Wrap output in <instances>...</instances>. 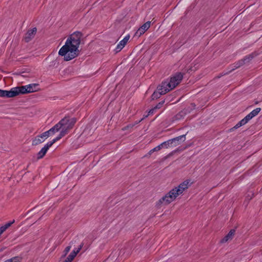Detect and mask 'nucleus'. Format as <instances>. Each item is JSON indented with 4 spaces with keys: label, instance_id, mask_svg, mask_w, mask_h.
<instances>
[{
    "label": "nucleus",
    "instance_id": "obj_18",
    "mask_svg": "<svg viewBox=\"0 0 262 262\" xmlns=\"http://www.w3.org/2000/svg\"><path fill=\"white\" fill-rule=\"evenodd\" d=\"M76 255L75 252H72L63 262H72Z\"/></svg>",
    "mask_w": 262,
    "mask_h": 262
},
{
    "label": "nucleus",
    "instance_id": "obj_29",
    "mask_svg": "<svg viewBox=\"0 0 262 262\" xmlns=\"http://www.w3.org/2000/svg\"><path fill=\"white\" fill-rule=\"evenodd\" d=\"M71 248V246H68L64 250V255H63V256H65L70 251V249Z\"/></svg>",
    "mask_w": 262,
    "mask_h": 262
},
{
    "label": "nucleus",
    "instance_id": "obj_19",
    "mask_svg": "<svg viewBox=\"0 0 262 262\" xmlns=\"http://www.w3.org/2000/svg\"><path fill=\"white\" fill-rule=\"evenodd\" d=\"M76 255L75 252H72L63 262H72Z\"/></svg>",
    "mask_w": 262,
    "mask_h": 262
},
{
    "label": "nucleus",
    "instance_id": "obj_8",
    "mask_svg": "<svg viewBox=\"0 0 262 262\" xmlns=\"http://www.w3.org/2000/svg\"><path fill=\"white\" fill-rule=\"evenodd\" d=\"M185 135H182L176 138H173L170 140H168L166 141H165L161 143V146L163 147L167 148L168 147H172V144H173V142L175 141H182V142L185 140Z\"/></svg>",
    "mask_w": 262,
    "mask_h": 262
},
{
    "label": "nucleus",
    "instance_id": "obj_1",
    "mask_svg": "<svg viewBox=\"0 0 262 262\" xmlns=\"http://www.w3.org/2000/svg\"><path fill=\"white\" fill-rule=\"evenodd\" d=\"M81 36L80 32H76L68 37L65 44L58 52V54L63 56L64 60L69 61L78 56Z\"/></svg>",
    "mask_w": 262,
    "mask_h": 262
},
{
    "label": "nucleus",
    "instance_id": "obj_12",
    "mask_svg": "<svg viewBox=\"0 0 262 262\" xmlns=\"http://www.w3.org/2000/svg\"><path fill=\"white\" fill-rule=\"evenodd\" d=\"M235 233V230L232 229L231 230L227 235H226L221 241L222 243H224L232 239Z\"/></svg>",
    "mask_w": 262,
    "mask_h": 262
},
{
    "label": "nucleus",
    "instance_id": "obj_7",
    "mask_svg": "<svg viewBox=\"0 0 262 262\" xmlns=\"http://www.w3.org/2000/svg\"><path fill=\"white\" fill-rule=\"evenodd\" d=\"M58 141L57 139H54L52 141L48 142L44 146L42 147L40 150L38 152L37 154V158L41 159L47 153L48 150L49 148L56 141Z\"/></svg>",
    "mask_w": 262,
    "mask_h": 262
},
{
    "label": "nucleus",
    "instance_id": "obj_10",
    "mask_svg": "<svg viewBox=\"0 0 262 262\" xmlns=\"http://www.w3.org/2000/svg\"><path fill=\"white\" fill-rule=\"evenodd\" d=\"M129 35H126L122 40H121L117 45L116 48V52H118L120 51L126 45L129 39Z\"/></svg>",
    "mask_w": 262,
    "mask_h": 262
},
{
    "label": "nucleus",
    "instance_id": "obj_16",
    "mask_svg": "<svg viewBox=\"0 0 262 262\" xmlns=\"http://www.w3.org/2000/svg\"><path fill=\"white\" fill-rule=\"evenodd\" d=\"M164 95L163 94H162L161 93V91H159L158 89L157 88V91H156L151 95V99L152 100L157 99L158 98H159L161 95Z\"/></svg>",
    "mask_w": 262,
    "mask_h": 262
},
{
    "label": "nucleus",
    "instance_id": "obj_26",
    "mask_svg": "<svg viewBox=\"0 0 262 262\" xmlns=\"http://www.w3.org/2000/svg\"><path fill=\"white\" fill-rule=\"evenodd\" d=\"M41 135L43 137V138L45 140L46 139H47L50 136H51L49 132V130L44 132Z\"/></svg>",
    "mask_w": 262,
    "mask_h": 262
},
{
    "label": "nucleus",
    "instance_id": "obj_6",
    "mask_svg": "<svg viewBox=\"0 0 262 262\" xmlns=\"http://www.w3.org/2000/svg\"><path fill=\"white\" fill-rule=\"evenodd\" d=\"M183 75L180 73H177L173 75L172 77L170 78L169 80H167L169 83L170 84V86L172 85L171 87L172 89H173L177 85H178L183 78Z\"/></svg>",
    "mask_w": 262,
    "mask_h": 262
},
{
    "label": "nucleus",
    "instance_id": "obj_24",
    "mask_svg": "<svg viewBox=\"0 0 262 262\" xmlns=\"http://www.w3.org/2000/svg\"><path fill=\"white\" fill-rule=\"evenodd\" d=\"M162 148H163L162 146H161V144L159 145L158 146L155 147L151 150H150L149 152V155H151L152 152L155 151H158L160 150Z\"/></svg>",
    "mask_w": 262,
    "mask_h": 262
},
{
    "label": "nucleus",
    "instance_id": "obj_9",
    "mask_svg": "<svg viewBox=\"0 0 262 262\" xmlns=\"http://www.w3.org/2000/svg\"><path fill=\"white\" fill-rule=\"evenodd\" d=\"M172 86V85H171V86ZM158 89L159 91H161V93L163 94L172 90L170 84L167 80L163 82L158 87Z\"/></svg>",
    "mask_w": 262,
    "mask_h": 262
},
{
    "label": "nucleus",
    "instance_id": "obj_21",
    "mask_svg": "<svg viewBox=\"0 0 262 262\" xmlns=\"http://www.w3.org/2000/svg\"><path fill=\"white\" fill-rule=\"evenodd\" d=\"M151 25V22L149 21H148L146 22L145 24H144L141 28H142L144 31H146L150 27Z\"/></svg>",
    "mask_w": 262,
    "mask_h": 262
},
{
    "label": "nucleus",
    "instance_id": "obj_15",
    "mask_svg": "<svg viewBox=\"0 0 262 262\" xmlns=\"http://www.w3.org/2000/svg\"><path fill=\"white\" fill-rule=\"evenodd\" d=\"M14 223V220L11 222H9L6 223L5 225L0 227V236L7 229H8L10 226H11V225H12Z\"/></svg>",
    "mask_w": 262,
    "mask_h": 262
},
{
    "label": "nucleus",
    "instance_id": "obj_28",
    "mask_svg": "<svg viewBox=\"0 0 262 262\" xmlns=\"http://www.w3.org/2000/svg\"><path fill=\"white\" fill-rule=\"evenodd\" d=\"M82 246L83 245L82 244L80 245L79 246V247H78L77 248H76L74 250H73L72 251V252H75L77 254L80 251V250L81 249Z\"/></svg>",
    "mask_w": 262,
    "mask_h": 262
},
{
    "label": "nucleus",
    "instance_id": "obj_30",
    "mask_svg": "<svg viewBox=\"0 0 262 262\" xmlns=\"http://www.w3.org/2000/svg\"><path fill=\"white\" fill-rule=\"evenodd\" d=\"M253 58V56L252 55H250L248 56H246L244 59L243 62H248L249 60Z\"/></svg>",
    "mask_w": 262,
    "mask_h": 262
},
{
    "label": "nucleus",
    "instance_id": "obj_25",
    "mask_svg": "<svg viewBox=\"0 0 262 262\" xmlns=\"http://www.w3.org/2000/svg\"><path fill=\"white\" fill-rule=\"evenodd\" d=\"M164 101H162L161 102H160L154 109L150 110L148 112V115L154 113V111L156 108H160L162 104H163Z\"/></svg>",
    "mask_w": 262,
    "mask_h": 262
},
{
    "label": "nucleus",
    "instance_id": "obj_13",
    "mask_svg": "<svg viewBox=\"0 0 262 262\" xmlns=\"http://www.w3.org/2000/svg\"><path fill=\"white\" fill-rule=\"evenodd\" d=\"M45 141L44 139L41 135L37 136L32 140V145H37Z\"/></svg>",
    "mask_w": 262,
    "mask_h": 262
},
{
    "label": "nucleus",
    "instance_id": "obj_27",
    "mask_svg": "<svg viewBox=\"0 0 262 262\" xmlns=\"http://www.w3.org/2000/svg\"><path fill=\"white\" fill-rule=\"evenodd\" d=\"M249 120H250L248 118H247V117L246 116L244 119H243L239 121V123L243 126L246 124Z\"/></svg>",
    "mask_w": 262,
    "mask_h": 262
},
{
    "label": "nucleus",
    "instance_id": "obj_23",
    "mask_svg": "<svg viewBox=\"0 0 262 262\" xmlns=\"http://www.w3.org/2000/svg\"><path fill=\"white\" fill-rule=\"evenodd\" d=\"M145 32V31H144L143 29H142V28H140L138 29V30L136 31L135 33V35L137 36H140L142 34H143Z\"/></svg>",
    "mask_w": 262,
    "mask_h": 262
},
{
    "label": "nucleus",
    "instance_id": "obj_20",
    "mask_svg": "<svg viewBox=\"0 0 262 262\" xmlns=\"http://www.w3.org/2000/svg\"><path fill=\"white\" fill-rule=\"evenodd\" d=\"M76 255L75 252H72L63 262H72Z\"/></svg>",
    "mask_w": 262,
    "mask_h": 262
},
{
    "label": "nucleus",
    "instance_id": "obj_32",
    "mask_svg": "<svg viewBox=\"0 0 262 262\" xmlns=\"http://www.w3.org/2000/svg\"><path fill=\"white\" fill-rule=\"evenodd\" d=\"M242 124H240L239 122H238L234 126V128L237 129L239 128V127L242 126Z\"/></svg>",
    "mask_w": 262,
    "mask_h": 262
},
{
    "label": "nucleus",
    "instance_id": "obj_17",
    "mask_svg": "<svg viewBox=\"0 0 262 262\" xmlns=\"http://www.w3.org/2000/svg\"><path fill=\"white\" fill-rule=\"evenodd\" d=\"M76 255L75 252H72L63 262H72Z\"/></svg>",
    "mask_w": 262,
    "mask_h": 262
},
{
    "label": "nucleus",
    "instance_id": "obj_14",
    "mask_svg": "<svg viewBox=\"0 0 262 262\" xmlns=\"http://www.w3.org/2000/svg\"><path fill=\"white\" fill-rule=\"evenodd\" d=\"M260 110L261 109L259 107H257L255 110H253L251 112H250L248 115L246 116L247 117V118H248L249 120H251L252 118L256 116L259 113Z\"/></svg>",
    "mask_w": 262,
    "mask_h": 262
},
{
    "label": "nucleus",
    "instance_id": "obj_11",
    "mask_svg": "<svg viewBox=\"0 0 262 262\" xmlns=\"http://www.w3.org/2000/svg\"><path fill=\"white\" fill-rule=\"evenodd\" d=\"M37 31L36 28H34L32 29L29 30L25 34V40L26 42L29 41L32 39L35 36Z\"/></svg>",
    "mask_w": 262,
    "mask_h": 262
},
{
    "label": "nucleus",
    "instance_id": "obj_5",
    "mask_svg": "<svg viewBox=\"0 0 262 262\" xmlns=\"http://www.w3.org/2000/svg\"><path fill=\"white\" fill-rule=\"evenodd\" d=\"M17 88H13L9 91L0 89V97L6 98H12L18 96Z\"/></svg>",
    "mask_w": 262,
    "mask_h": 262
},
{
    "label": "nucleus",
    "instance_id": "obj_33",
    "mask_svg": "<svg viewBox=\"0 0 262 262\" xmlns=\"http://www.w3.org/2000/svg\"><path fill=\"white\" fill-rule=\"evenodd\" d=\"M133 127V125H128L126 127H125L124 128H123V129H126V128H129V127Z\"/></svg>",
    "mask_w": 262,
    "mask_h": 262
},
{
    "label": "nucleus",
    "instance_id": "obj_2",
    "mask_svg": "<svg viewBox=\"0 0 262 262\" xmlns=\"http://www.w3.org/2000/svg\"><path fill=\"white\" fill-rule=\"evenodd\" d=\"M190 180H186L181 183L179 185L173 187L169 191L162 197L156 203V206L160 207L162 205H167L176 200L180 195H182L190 186Z\"/></svg>",
    "mask_w": 262,
    "mask_h": 262
},
{
    "label": "nucleus",
    "instance_id": "obj_22",
    "mask_svg": "<svg viewBox=\"0 0 262 262\" xmlns=\"http://www.w3.org/2000/svg\"><path fill=\"white\" fill-rule=\"evenodd\" d=\"M21 258L19 257H14L10 258L4 262H20Z\"/></svg>",
    "mask_w": 262,
    "mask_h": 262
},
{
    "label": "nucleus",
    "instance_id": "obj_3",
    "mask_svg": "<svg viewBox=\"0 0 262 262\" xmlns=\"http://www.w3.org/2000/svg\"><path fill=\"white\" fill-rule=\"evenodd\" d=\"M76 121V120L74 118H69L65 117L50 129L49 130V132L51 135L52 136L56 133L60 131L59 135L55 138H58V141L68 133L69 130L73 127Z\"/></svg>",
    "mask_w": 262,
    "mask_h": 262
},
{
    "label": "nucleus",
    "instance_id": "obj_31",
    "mask_svg": "<svg viewBox=\"0 0 262 262\" xmlns=\"http://www.w3.org/2000/svg\"><path fill=\"white\" fill-rule=\"evenodd\" d=\"M180 141H175L174 142H173V144H172V147H174V146H176L179 145L180 143Z\"/></svg>",
    "mask_w": 262,
    "mask_h": 262
},
{
    "label": "nucleus",
    "instance_id": "obj_4",
    "mask_svg": "<svg viewBox=\"0 0 262 262\" xmlns=\"http://www.w3.org/2000/svg\"><path fill=\"white\" fill-rule=\"evenodd\" d=\"M18 95L36 92L38 90V84L31 83L21 86H17Z\"/></svg>",
    "mask_w": 262,
    "mask_h": 262
}]
</instances>
